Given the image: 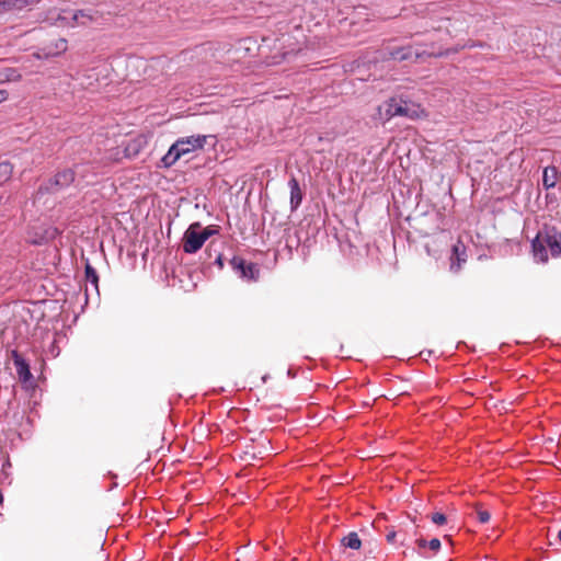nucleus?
<instances>
[{
    "label": "nucleus",
    "mask_w": 561,
    "mask_h": 561,
    "mask_svg": "<svg viewBox=\"0 0 561 561\" xmlns=\"http://www.w3.org/2000/svg\"><path fill=\"white\" fill-rule=\"evenodd\" d=\"M530 254L537 264H547L551 257L561 256V231L545 222L530 240Z\"/></svg>",
    "instance_id": "1"
},
{
    "label": "nucleus",
    "mask_w": 561,
    "mask_h": 561,
    "mask_svg": "<svg viewBox=\"0 0 561 561\" xmlns=\"http://www.w3.org/2000/svg\"><path fill=\"white\" fill-rule=\"evenodd\" d=\"M75 178L76 175L72 169H64L58 171L47 182L39 185L37 194H55L59 191H62L73 183Z\"/></svg>",
    "instance_id": "2"
},
{
    "label": "nucleus",
    "mask_w": 561,
    "mask_h": 561,
    "mask_svg": "<svg viewBox=\"0 0 561 561\" xmlns=\"http://www.w3.org/2000/svg\"><path fill=\"white\" fill-rule=\"evenodd\" d=\"M94 20L92 10H62L57 15L55 24L67 27L88 26Z\"/></svg>",
    "instance_id": "3"
},
{
    "label": "nucleus",
    "mask_w": 561,
    "mask_h": 561,
    "mask_svg": "<svg viewBox=\"0 0 561 561\" xmlns=\"http://www.w3.org/2000/svg\"><path fill=\"white\" fill-rule=\"evenodd\" d=\"M229 264L232 271L238 275V277L244 280H257L260 276L259 265L252 262H247L244 259L240 256H233L229 261Z\"/></svg>",
    "instance_id": "4"
},
{
    "label": "nucleus",
    "mask_w": 561,
    "mask_h": 561,
    "mask_svg": "<svg viewBox=\"0 0 561 561\" xmlns=\"http://www.w3.org/2000/svg\"><path fill=\"white\" fill-rule=\"evenodd\" d=\"M202 225L194 222L188 226L183 236V251L187 254L196 253L205 243L201 233Z\"/></svg>",
    "instance_id": "5"
},
{
    "label": "nucleus",
    "mask_w": 561,
    "mask_h": 561,
    "mask_svg": "<svg viewBox=\"0 0 561 561\" xmlns=\"http://www.w3.org/2000/svg\"><path fill=\"white\" fill-rule=\"evenodd\" d=\"M182 156L194 152L197 149H202L206 142V136L193 135L188 137L179 138L176 141Z\"/></svg>",
    "instance_id": "6"
},
{
    "label": "nucleus",
    "mask_w": 561,
    "mask_h": 561,
    "mask_svg": "<svg viewBox=\"0 0 561 561\" xmlns=\"http://www.w3.org/2000/svg\"><path fill=\"white\" fill-rule=\"evenodd\" d=\"M425 54V50H421L420 48H415L413 46L398 47L389 51V57L393 60L403 61V60H417L422 58Z\"/></svg>",
    "instance_id": "7"
},
{
    "label": "nucleus",
    "mask_w": 561,
    "mask_h": 561,
    "mask_svg": "<svg viewBox=\"0 0 561 561\" xmlns=\"http://www.w3.org/2000/svg\"><path fill=\"white\" fill-rule=\"evenodd\" d=\"M467 261L466 245L461 240H458L451 249L450 255V271L457 273L463 263Z\"/></svg>",
    "instance_id": "8"
},
{
    "label": "nucleus",
    "mask_w": 561,
    "mask_h": 561,
    "mask_svg": "<svg viewBox=\"0 0 561 561\" xmlns=\"http://www.w3.org/2000/svg\"><path fill=\"white\" fill-rule=\"evenodd\" d=\"M12 357L20 380L23 382L30 381L33 376L28 363L16 351H13Z\"/></svg>",
    "instance_id": "9"
},
{
    "label": "nucleus",
    "mask_w": 561,
    "mask_h": 561,
    "mask_svg": "<svg viewBox=\"0 0 561 561\" xmlns=\"http://www.w3.org/2000/svg\"><path fill=\"white\" fill-rule=\"evenodd\" d=\"M398 111H400V106L398 105V100L390 99L389 101H387L378 106L377 115H378L379 119L387 122L390 118L398 116Z\"/></svg>",
    "instance_id": "10"
},
{
    "label": "nucleus",
    "mask_w": 561,
    "mask_h": 561,
    "mask_svg": "<svg viewBox=\"0 0 561 561\" xmlns=\"http://www.w3.org/2000/svg\"><path fill=\"white\" fill-rule=\"evenodd\" d=\"M38 2L39 0H0V14L10 11H22L26 7Z\"/></svg>",
    "instance_id": "11"
},
{
    "label": "nucleus",
    "mask_w": 561,
    "mask_h": 561,
    "mask_svg": "<svg viewBox=\"0 0 561 561\" xmlns=\"http://www.w3.org/2000/svg\"><path fill=\"white\" fill-rule=\"evenodd\" d=\"M288 186L290 188V208L291 210H296L301 204L302 193L299 183L295 178L289 180Z\"/></svg>",
    "instance_id": "12"
},
{
    "label": "nucleus",
    "mask_w": 561,
    "mask_h": 561,
    "mask_svg": "<svg viewBox=\"0 0 561 561\" xmlns=\"http://www.w3.org/2000/svg\"><path fill=\"white\" fill-rule=\"evenodd\" d=\"M182 156L180 148L174 142L168 150V152L161 158L160 165L163 168L172 167Z\"/></svg>",
    "instance_id": "13"
},
{
    "label": "nucleus",
    "mask_w": 561,
    "mask_h": 561,
    "mask_svg": "<svg viewBox=\"0 0 561 561\" xmlns=\"http://www.w3.org/2000/svg\"><path fill=\"white\" fill-rule=\"evenodd\" d=\"M182 156L180 148L174 142L168 150V152L161 158L160 165L163 168L172 167Z\"/></svg>",
    "instance_id": "14"
},
{
    "label": "nucleus",
    "mask_w": 561,
    "mask_h": 561,
    "mask_svg": "<svg viewBox=\"0 0 561 561\" xmlns=\"http://www.w3.org/2000/svg\"><path fill=\"white\" fill-rule=\"evenodd\" d=\"M558 180V170L556 167H546L542 172V186L546 190L553 188Z\"/></svg>",
    "instance_id": "15"
},
{
    "label": "nucleus",
    "mask_w": 561,
    "mask_h": 561,
    "mask_svg": "<svg viewBox=\"0 0 561 561\" xmlns=\"http://www.w3.org/2000/svg\"><path fill=\"white\" fill-rule=\"evenodd\" d=\"M398 105L400 106V111H398V116L415 118L419 117L420 107L414 106L412 103L403 100H398Z\"/></svg>",
    "instance_id": "16"
},
{
    "label": "nucleus",
    "mask_w": 561,
    "mask_h": 561,
    "mask_svg": "<svg viewBox=\"0 0 561 561\" xmlns=\"http://www.w3.org/2000/svg\"><path fill=\"white\" fill-rule=\"evenodd\" d=\"M21 79V73L15 68L0 69V83L13 82Z\"/></svg>",
    "instance_id": "17"
},
{
    "label": "nucleus",
    "mask_w": 561,
    "mask_h": 561,
    "mask_svg": "<svg viewBox=\"0 0 561 561\" xmlns=\"http://www.w3.org/2000/svg\"><path fill=\"white\" fill-rule=\"evenodd\" d=\"M84 273L87 282L94 287L96 293H99V275L95 268L89 262L85 264Z\"/></svg>",
    "instance_id": "18"
},
{
    "label": "nucleus",
    "mask_w": 561,
    "mask_h": 561,
    "mask_svg": "<svg viewBox=\"0 0 561 561\" xmlns=\"http://www.w3.org/2000/svg\"><path fill=\"white\" fill-rule=\"evenodd\" d=\"M342 545L346 548L358 550L362 546V541L357 533L352 531L342 539Z\"/></svg>",
    "instance_id": "19"
},
{
    "label": "nucleus",
    "mask_w": 561,
    "mask_h": 561,
    "mask_svg": "<svg viewBox=\"0 0 561 561\" xmlns=\"http://www.w3.org/2000/svg\"><path fill=\"white\" fill-rule=\"evenodd\" d=\"M12 172L13 165L10 162L4 161L0 163V185L11 178Z\"/></svg>",
    "instance_id": "20"
},
{
    "label": "nucleus",
    "mask_w": 561,
    "mask_h": 561,
    "mask_svg": "<svg viewBox=\"0 0 561 561\" xmlns=\"http://www.w3.org/2000/svg\"><path fill=\"white\" fill-rule=\"evenodd\" d=\"M67 47H68V43H67V39L65 38H59L55 42V49L56 51L55 53H48L49 55H59L64 51L67 50Z\"/></svg>",
    "instance_id": "21"
},
{
    "label": "nucleus",
    "mask_w": 561,
    "mask_h": 561,
    "mask_svg": "<svg viewBox=\"0 0 561 561\" xmlns=\"http://www.w3.org/2000/svg\"><path fill=\"white\" fill-rule=\"evenodd\" d=\"M477 518L480 523L485 524L490 520L491 515L488 511L482 510L481 507H477Z\"/></svg>",
    "instance_id": "22"
},
{
    "label": "nucleus",
    "mask_w": 561,
    "mask_h": 561,
    "mask_svg": "<svg viewBox=\"0 0 561 561\" xmlns=\"http://www.w3.org/2000/svg\"><path fill=\"white\" fill-rule=\"evenodd\" d=\"M218 232L217 229H215L213 226H208L204 229L201 228V233L203 236L204 241L208 240L211 236L216 234Z\"/></svg>",
    "instance_id": "23"
},
{
    "label": "nucleus",
    "mask_w": 561,
    "mask_h": 561,
    "mask_svg": "<svg viewBox=\"0 0 561 561\" xmlns=\"http://www.w3.org/2000/svg\"><path fill=\"white\" fill-rule=\"evenodd\" d=\"M446 520H447V518H446L445 514H443V513L437 512L432 515V522L434 524L444 525L446 523Z\"/></svg>",
    "instance_id": "24"
},
{
    "label": "nucleus",
    "mask_w": 561,
    "mask_h": 561,
    "mask_svg": "<svg viewBox=\"0 0 561 561\" xmlns=\"http://www.w3.org/2000/svg\"><path fill=\"white\" fill-rule=\"evenodd\" d=\"M427 547L433 551H438L440 548V541L437 538H433L428 541Z\"/></svg>",
    "instance_id": "25"
},
{
    "label": "nucleus",
    "mask_w": 561,
    "mask_h": 561,
    "mask_svg": "<svg viewBox=\"0 0 561 561\" xmlns=\"http://www.w3.org/2000/svg\"><path fill=\"white\" fill-rule=\"evenodd\" d=\"M397 531L394 530H389L386 535V540L389 542V543H396V538H397Z\"/></svg>",
    "instance_id": "26"
},
{
    "label": "nucleus",
    "mask_w": 561,
    "mask_h": 561,
    "mask_svg": "<svg viewBox=\"0 0 561 561\" xmlns=\"http://www.w3.org/2000/svg\"><path fill=\"white\" fill-rule=\"evenodd\" d=\"M215 264L218 265L219 268L224 267V257L220 252L215 251Z\"/></svg>",
    "instance_id": "27"
},
{
    "label": "nucleus",
    "mask_w": 561,
    "mask_h": 561,
    "mask_svg": "<svg viewBox=\"0 0 561 561\" xmlns=\"http://www.w3.org/2000/svg\"><path fill=\"white\" fill-rule=\"evenodd\" d=\"M427 543H428V541H426L425 539H422V538L416 540V545L420 549L427 547Z\"/></svg>",
    "instance_id": "28"
},
{
    "label": "nucleus",
    "mask_w": 561,
    "mask_h": 561,
    "mask_svg": "<svg viewBox=\"0 0 561 561\" xmlns=\"http://www.w3.org/2000/svg\"><path fill=\"white\" fill-rule=\"evenodd\" d=\"M8 99V92L5 90H0V103Z\"/></svg>",
    "instance_id": "29"
},
{
    "label": "nucleus",
    "mask_w": 561,
    "mask_h": 561,
    "mask_svg": "<svg viewBox=\"0 0 561 561\" xmlns=\"http://www.w3.org/2000/svg\"><path fill=\"white\" fill-rule=\"evenodd\" d=\"M206 253H207V255H208L209 257H211V256H213V254H211V250H210V249H206Z\"/></svg>",
    "instance_id": "30"
},
{
    "label": "nucleus",
    "mask_w": 561,
    "mask_h": 561,
    "mask_svg": "<svg viewBox=\"0 0 561 561\" xmlns=\"http://www.w3.org/2000/svg\"><path fill=\"white\" fill-rule=\"evenodd\" d=\"M288 376L295 377V375L293 374V371L290 369L288 370Z\"/></svg>",
    "instance_id": "31"
},
{
    "label": "nucleus",
    "mask_w": 561,
    "mask_h": 561,
    "mask_svg": "<svg viewBox=\"0 0 561 561\" xmlns=\"http://www.w3.org/2000/svg\"><path fill=\"white\" fill-rule=\"evenodd\" d=\"M558 538L561 541V529L558 531Z\"/></svg>",
    "instance_id": "32"
},
{
    "label": "nucleus",
    "mask_w": 561,
    "mask_h": 561,
    "mask_svg": "<svg viewBox=\"0 0 561 561\" xmlns=\"http://www.w3.org/2000/svg\"><path fill=\"white\" fill-rule=\"evenodd\" d=\"M2 502H3V496H2V494L0 493V504H2Z\"/></svg>",
    "instance_id": "33"
}]
</instances>
